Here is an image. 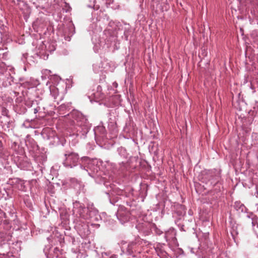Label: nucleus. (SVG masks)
Here are the masks:
<instances>
[{"label":"nucleus","mask_w":258,"mask_h":258,"mask_svg":"<svg viewBox=\"0 0 258 258\" xmlns=\"http://www.w3.org/2000/svg\"><path fill=\"white\" fill-rule=\"evenodd\" d=\"M79 160V156L78 153L66 151L64 154L63 164L64 166L72 168L76 166Z\"/></svg>","instance_id":"nucleus-1"},{"label":"nucleus","mask_w":258,"mask_h":258,"mask_svg":"<svg viewBox=\"0 0 258 258\" xmlns=\"http://www.w3.org/2000/svg\"><path fill=\"white\" fill-rule=\"evenodd\" d=\"M74 118L77 121V124L83 127L84 132L88 133L91 125L86 116L80 112H76L74 114Z\"/></svg>","instance_id":"nucleus-2"},{"label":"nucleus","mask_w":258,"mask_h":258,"mask_svg":"<svg viewBox=\"0 0 258 258\" xmlns=\"http://www.w3.org/2000/svg\"><path fill=\"white\" fill-rule=\"evenodd\" d=\"M70 185L78 194L85 193L87 191L84 184L76 178L70 179Z\"/></svg>","instance_id":"nucleus-3"},{"label":"nucleus","mask_w":258,"mask_h":258,"mask_svg":"<svg viewBox=\"0 0 258 258\" xmlns=\"http://www.w3.org/2000/svg\"><path fill=\"white\" fill-rule=\"evenodd\" d=\"M199 179L203 183H207L213 178V173L210 170H204L199 175Z\"/></svg>","instance_id":"nucleus-4"},{"label":"nucleus","mask_w":258,"mask_h":258,"mask_svg":"<svg viewBox=\"0 0 258 258\" xmlns=\"http://www.w3.org/2000/svg\"><path fill=\"white\" fill-rule=\"evenodd\" d=\"M50 94L53 97L54 101L57 102V103L58 104V101H61L62 98V96L60 97H59L58 89L55 87H53L50 88Z\"/></svg>","instance_id":"nucleus-5"},{"label":"nucleus","mask_w":258,"mask_h":258,"mask_svg":"<svg viewBox=\"0 0 258 258\" xmlns=\"http://www.w3.org/2000/svg\"><path fill=\"white\" fill-rule=\"evenodd\" d=\"M120 167L119 170L120 172H124L127 169V163L122 162L120 164Z\"/></svg>","instance_id":"nucleus-6"},{"label":"nucleus","mask_w":258,"mask_h":258,"mask_svg":"<svg viewBox=\"0 0 258 258\" xmlns=\"http://www.w3.org/2000/svg\"><path fill=\"white\" fill-rule=\"evenodd\" d=\"M220 183H216L214 185V192H221V190L220 189Z\"/></svg>","instance_id":"nucleus-7"},{"label":"nucleus","mask_w":258,"mask_h":258,"mask_svg":"<svg viewBox=\"0 0 258 258\" xmlns=\"http://www.w3.org/2000/svg\"><path fill=\"white\" fill-rule=\"evenodd\" d=\"M47 187L48 192L49 194H53L55 192V191L53 190V186L51 184L49 183Z\"/></svg>","instance_id":"nucleus-8"},{"label":"nucleus","mask_w":258,"mask_h":258,"mask_svg":"<svg viewBox=\"0 0 258 258\" xmlns=\"http://www.w3.org/2000/svg\"><path fill=\"white\" fill-rule=\"evenodd\" d=\"M18 188L21 190V191H26V190L25 189V186L24 185H23V183L21 182L20 183H19L18 184Z\"/></svg>","instance_id":"nucleus-9"},{"label":"nucleus","mask_w":258,"mask_h":258,"mask_svg":"<svg viewBox=\"0 0 258 258\" xmlns=\"http://www.w3.org/2000/svg\"><path fill=\"white\" fill-rule=\"evenodd\" d=\"M81 160L83 161H89L90 159H89V158L88 157H86V156H84V157H83L81 158Z\"/></svg>","instance_id":"nucleus-10"},{"label":"nucleus","mask_w":258,"mask_h":258,"mask_svg":"<svg viewBox=\"0 0 258 258\" xmlns=\"http://www.w3.org/2000/svg\"><path fill=\"white\" fill-rule=\"evenodd\" d=\"M66 12H68L69 11V9H71L70 7L68 5L67 3H66Z\"/></svg>","instance_id":"nucleus-11"},{"label":"nucleus","mask_w":258,"mask_h":258,"mask_svg":"<svg viewBox=\"0 0 258 258\" xmlns=\"http://www.w3.org/2000/svg\"><path fill=\"white\" fill-rule=\"evenodd\" d=\"M121 215H122V214L121 213V211L120 210L118 211V212H117V216L118 217H120V216H121Z\"/></svg>","instance_id":"nucleus-12"},{"label":"nucleus","mask_w":258,"mask_h":258,"mask_svg":"<svg viewBox=\"0 0 258 258\" xmlns=\"http://www.w3.org/2000/svg\"><path fill=\"white\" fill-rule=\"evenodd\" d=\"M38 112V109L37 108H35L34 110V113L36 114Z\"/></svg>","instance_id":"nucleus-13"}]
</instances>
